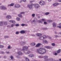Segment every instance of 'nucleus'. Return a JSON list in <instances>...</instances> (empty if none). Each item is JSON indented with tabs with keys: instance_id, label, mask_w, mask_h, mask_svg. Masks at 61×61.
Segmentation results:
<instances>
[{
	"instance_id": "1",
	"label": "nucleus",
	"mask_w": 61,
	"mask_h": 61,
	"mask_svg": "<svg viewBox=\"0 0 61 61\" xmlns=\"http://www.w3.org/2000/svg\"><path fill=\"white\" fill-rule=\"evenodd\" d=\"M37 51L39 54L41 55H44L46 52V50L45 48H41L38 49L37 50Z\"/></svg>"
},
{
	"instance_id": "2",
	"label": "nucleus",
	"mask_w": 61,
	"mask_h": 61,
	"mask_svg": "<svg viewBox=\"0 0 61 61\" xmlns=\"http://www.w3.org/2000/svg\"><path fill=\"white\" fill-rule=\"evenodd\" d=\"M34 5V6L36 8H39L40 6L39 5L37 4H36L34 5V4H32L30 5H27V7H28L30 9H33V5Z\"/></svg>"
},
{
	"instance_id": "3",
	"label": "nucleus",
	"mask_w": 61,
	"mask_h": 61,
	"mask_svg": "<svg viewBox=\"0 0 61 61\" xmlns=\"http://www.w3.org/2000/svg\"><path fill=\"white\" fill-rule=\"evenodd\" d=\"M29 47V46H24L22 47V49L21 50V51H24H24H28V47Z\"/></svg>"
},
{
	"instance_id": "4",
	"label": "nucleus",
	"mask_w": 61,
	"mask_h": 61,
	"mask_svg": "<svg viewBox=\"0 0 61 61\" xmlns=\"http://www.w3.org/2000/svg\"><path fill=\"white\" fill-rule=\"evenodd\" d=\"M46 36H44L41 37H40L39 38V39L40 40H42L44 39H46Z\"/></svg>"
},
{
	"instance_id": "5",
	"label": "nucleus",
	"mask_w": 61,
	"mask_h": 61,
	"mask_svg": "<svg viewBox=\"0 0 61 61\" xmlns=\"http://www.w3.org/2000/svg\"><path fill=\"white\" fill-rule=\"evenodd\" d=\"M39 4L41 5H45V2L44 1H40L39 3Z\"/></svg>"
},
{
	"instance_id": "6",
	"label": "nucleus",
	"mask_w": 61,
	"mask_h": 61,
	"mask_svg": "<svg viewBox=\"0 0 61 61\" xmlns=\"http://www.w3.org/2000/svg\"><path fill=\"white\" fill-rule=\"evenodd\" d=\"M0 9L1 10H6L7 8L4 6H2L0 7Z\"/></svg>"
},
{
	"instance_id": "7",
	"label": "nucleus",
	"mask_w": 61,
	"mask_h": 61,
	"mask_svg": "<svg viewBox=\"0 0 61 61\" xmlns=\"http://www.w3.org/2000/svg\"><path fill=\"white\" fill-rule=\"evenodd\" d=\"M31 53V51L29 50L26 51H24V53L25 54H29Z\"/></svg>"
},
{
	"instance_id": "8",
	"label": "nucleus",
	"mask_w": 61,
	"mask_h": 61,
	"mask_svg": "<svg viewBox=\"0 0 61 61\" xmlns=\"http://www.w3.org/2000/svg\"><path fill=\"white\" fill-rule=\"evenodd\" d=\"M14 7L15 8H19V7H20V5L19 4H16L15 5Z\"/></svg>"
},
{
	"instance_id": "9",
	"label": "nucleus",
	"mask_w": 61,
	"mask_h": 61,
	"mask_svg": "<svg viewBox=\"0 0 61 61\" xmlns=\"http://www.w3.org/2000/svg\"><path fill=\"white\" fill-rule=\"evenodd\" d=\"M26 43H25V42H23L21 41L20 42V44L22 46H24L25 44Z\"/></svg>"
},
{
	"instance_id": "10",
	"label": "nucleus",
	"mask_w": 61,
	"mask_h": 61,
	"mask_svg": "<svg viewBox=\"0 0 61 61\" xmlns=\"http://www.w3.org/2000/svg\"><path fill=\"white\" fill-rule=\"evenodd\" d=\"M34 56H35V55L33 54H30L28 55V56L30 57H34Z\"/></svg>"
},
{
	"instance_id": "11",
	"label": "nucleus",
	"mask_w": 61,
	"mask_h": 61,
	"mask_svg": "<svg viewBox=\"0 0 61 61\" xmlns=\"http://www.w3.org/2000/svg\"><path fill=\"white\" fill-rule=\"evenodd\" d=\"M52 25L53 27H55L56 26V24L55 22H53L52 24Z\"/></svg>"
},
{
	"instance_id": "12",
	"label": "nucleus",
	"mask_w": 61,
	"mask_h": 61,
	"mask_svg": "<svg viewBox=\"0 0 61 61\" xmlns=\"http://www.w3.org/2000/svg\"><path fill=\"white\" fill-rule=\"evenodd\" d=\"M53 60V59L52 58H50L49 59H47V60H46L45 61H52Z\"/></svg>"
},
{
	"instance_id": "13",
	"label": "nucleus",
	"mask_w": 61,
	"mask_h": 61,
	"mask_svg": "<svg viewBox=\"0 0 61 61\" xmlns=\"http://www.w3.org/2000/svg\"><path fill=\"white\" fill-rule=\"evenodd\" d=\"M9 21L10 23H13L14 24L15 23V20H10Z\"/></svg>"
},
{
	"instance_id": "14",
	"label": "nucleus",
	"mask_w": 61,
	"mask_h": 61,
	"mask_svg": "<svg viewBox=\"0 0 61 61\" xmlns=\"http://www.w3.org/2000/svg\"><path fill=\"white\" fill-rule=\"evenodd\" d=\"M30 45L31 46H35L36 45V44L32 42L31 43Z\"/></svg>"
},
{
	"instance_id": "15",
	"label": "nucleus",
	"mask_w": 61,
	"mask_h": 61,
	"mask_svg": "<svg viewBox=\"0 0 61 61\" xmlns=\"http://www.w3.org/2000/svg\"><path fill=\"white\" fill-rule=\"evenodd\" d=\"M17 53L19 55H23V53L21 51L18 52Z\"/></svg>"
},
{
	"instance_id": "16",
	"label": "nucleus",
	"mask_w": 61,
	"mask_h": 61,
	"mask_svg": "<svg viewBox=\"0 0 61 61\" xmlns=\"http://www.w3.org/2000/svg\"><path fill=\"white\" fill-rule=\"evenodd\" d=\"M6 18L8 19H10L11 18V16L10 15H8L6 16Z\"/></svg>"
},
{
	"instance_id": "17",
	"label": "nucleus",
	"mask_w": 61,
	"mask_h": 61,
	"mask_svg": "<svg viewBox=\"0 0 61 61\" xmlns=\"http://www.w3.org/2000/svg\"><path fill=\"white\" fill-rule=\"evenodd\" d=\"M4 23V21H1L0 22V25L2 26L3 25V23Z\"/></svg>"
},
{
	"instance_id": "18",
	"label": "nucleus",
	"mask_w": 61,
	"mask_h": 61,
	"mask_svg": "<svg viewBox=\"0 0 61 61\" xmlns=\"http://www.w3.org/2000/svg\"><path fill=\"white\" fill-rule=\"evenodd\" d=\"M48 56H43V58H44V59H47V58H48Z\"/></svg>"
},
{
	"instance_id": "19",
	"label": "nucleus",
	"mask_w": 61,
	"mask_h": 61,
	"mask_svg": "<svg viewBox=\"0 0 61 61\" xmlns=\"http://www.w3.org/2000/svg\"><path fill=\"white\" fill-rule=\"evenodd\" d=\"M57 54H59V53H60L61 52V49H59L57 51Z\"/></svg>"
},
{
	"instance_id": "20",
	"label": "nucleus",
	"mask_w": 61,
	"mask_h": 61,
	"mask_svg": "<svg viewBox=\"0 0 61 61\" xmlns=\"http://www.w3.org/2000/svg\"><path fill=\"white\" fill-rule=\"evenodd\" d=\"M14 4L12 3L11 4H9L8 5V6H14Z\"/></svg>"
},
{
	"instance_id": "21",
	"label": "nucleus",
	"mask_w": 61,
	"mask_h": 61,
	"mask_svg": "<svg viewBox=\"0 0 61 61\" xmlns=\"http://www.w3.org/2000/svg\"><path fill=\"white\" fill-rule=\"evenodd\" d=\"M36 35L38 36H42V34L40 33H37Z\"/></svg>"
},
{
	"instance_id": "22",
	"label": "nucleus",
	"mask_w": 61,
	"mask_h": 61,
	"mask_svg": "<svg viewBox=\"0 0 61 61\" xmlns=\"http://www.w3.org/2000/svg\"><path fill=\"white\" fill-rule=\"evenodd\" d=\"M43 43H45V44H47V41L46 40H43Z\"/></svg>"
},
{
	"instance_id": "23",
	"label": "nucleus",
	"mask_w": 61,
	"mask_h": 61,
	"mask_svg": "<svg viewBox=\"0 0 61 61\" xmlns=\"http://www.w3.org/2000/svg\"><path fill=\"white\" fill-rule=\"evenodd\" d=\"M21 34H25V31L24 30H21L20 31Z\"/></svg>"
},
{
	"instance_id": "24",
	"label": "nucleus",
	"mask_w": 61,
	"mask_h": 61,
	"mask_svg": "<svg viewBox=\"0 0 61 61\" xmlns=\"http://www.w3.org/2000/svg\"><path fill=\"white\" fill-rule=\"evenodd\" d=\"M4 23V24L5 25H7V21H5V22H4L3 23Z\"/></svg>"
},
{
	"instance_id": "25",
	"label": "nucleus",
	"mask_w": 61,
	"mask_h": 61,
	"mask_svg": "<svg viewBox=\"0 0 61 61\" xmlns=\"http://www.w3.org/2000/svg\"><path fill=\"white\" fill-rule=\"evenodd\" d=\"M53 5L54 6H56V5H58V3H56L54 4Z\"/></svg>"
},
{
	"instance_id": "26",
	"label": "nucleus",
	"mask_w": 61,
	"mask_h": 61,
	"mask_svg": "<svg viewBox=\"0 0 61 61\" xmlns=\"http://www.w3.org/2000/svg\"><path fill=\"white\" fill-rule=\"evenodd\" d=\"M41 45V44L40 43H38L36 45V47H38V46H40Z\"/></svg>"
},
{
	"instance_id": "27",
	"label": "nucleus",
	"mask_w": 61,
	"mask_h": 61,
	"mask_svg": "<svg viewBox=\"0 0 61 61\" xmlns=\"http://www.w3.org/2000/svg\"><path fill=\"white\" fill-rule=\"evenodd\" d=\"M43 56H38V57L40 58H43Z\"/></svg>"
},
{
	"instance_id": "28",
	"label": "nucleus",
	"mask_w": 61,
	"mask_h": 61,
	"mask_svg": "<svg viewBox=\"0 0 61 61\" xmlns=\"http://www.w3.org/2000/svg\"><path fill=\"white\" fill-rule=\"evenodd\" d=\"M48 22H49V23H51V22H53V21L52 20H47Z\"/></svg>"
},
{
	"instance_id": "29",
	"label": "nucleus",
	"mask_w": 61,
	"mask_h": 61,
	"mask_svg": "<svg viewBox=\"0 0 61 61\" xmlns=\"http://www.w3.org/2000/svg\"><path fill=\"white\" fill-rule=\"evenodd\" d=\"M14 24H12L11 25L10 27H13L14 26Z\"/></svg>"
},
{
	"instance_id": "30",
	"label": "nucleus",
	"mask_w": 61,
	"mask_h": 61,
	"mask_svg": "<svg viewBox=\"0 0 61 61\" xmlns=\"http://www.w3.org/2000/svg\"><path fill=\"white\" fill-rule=\"evenodd\" d=\"M36 22V20H33L32 21H31V23L32 24H33V23H35V22Z\"/></svg>"
},
{
	"instance_id": "31",
	"label": "nucleus",
	"mask_w": 61,
	"mask_h": 61,
	"mask_svg": "<svg viewBox=\"0 0 61 61\" xmlns=\"http://www.w3.org/2000/svg\"><path fill=\"white\" fill-rule=\"evenodd\" d=\"M16 19L17 21H20V18H19L17 17V18Z\"/></svg>"
},
{
	"instance_id": "32",
	"label": "nucleus",
	"mask_w": 61,
	"mask_h": 61,
	"mask_svg": "<svg viewBox=\"0 0 61 61\" xmlns=\"http://www.w3.org/2000/svg\"><path fill=\"white\" fill-rule=\"evenodd\" d=\"M18 16L22 18V15H21V14H19L18 15Z\"/></svg>"
},
{
	"instance_id": "33",
	"label": "nucleus",
	"mask_w": 61,
	"mask_h": 61,
	"mask_svg": "<svg viewBox=\"0 0 61 61\" xmlns=\"http://www.w3.org/2000/svg\"><path fill=\"white\" fill-rule=\"evenodd\" d=\"M4 46L3 45H0V48H4Z\"/></svg>"
},
{
	"instance_id": "34",
	"label": "nucleus",
	"mask_w": 61,
	"mask_h": 61,
	"mask_svg": "<svg viewBox=\"0 0 61 61\" xmlns=\"http://www.w3.org/2000/svg\"><path fill=\"white\" fill-rule=\"evenodd\" d=\"M51 45L53 46H55V44L54 43H53L51 44Z\"/></svg>"
},
{
	"instance_id": "35",
	"label": "nucleus",
	"mask_w": 61,
	"mask_h": 61,
	"mask_svg": "<svg viewBox=\"0 0 61 61\" xmlns=\"http://www.w3.org/2000/svg\"><path fill=\"white\" fill-rule=\"evenodd\" d=\"M26 61H29V59L27 58H26Z\"/></svg>"
},
{
	"instance_id": "36",
	"label": "nucleus",
	"mask_w": 61,
	"mask_h": 61,
	"mask_svg": "<svg viewBox=\"0 0 61 61\" xmlns=\"http://www.w3.org/2000/svg\"><path fill=\"white\" fill-rule=\"evenodd\" d=\"M49 14V12H46L45 13L46 15H48Z\"/></svg>"
},
{
	"instance_id": "37",
	"label": "nucleus",
	"mask_w": 61,
	"mask_h": 61,
	"mask_svg": "<svg viewBox=\"0 0 61 61\" xmlns=\"http://www.w3.org/2000/svg\"><path fill=\"white\" fill-rule=\"evenodd\" d=\"M4 37L5 38H8V37H9V36H5Z\"/></svg>"
},
{
	"instance_id": "38",
	"label": "nucleus",
	"mask_w": 61,
	"mask_h": 61,
	"mask_svg": "<svg viewBox=\"0 0 61 61\" xmlns=\"http://www.w3.org/2000/svg\"><path fill=\"white\" fill-rule=\"evenodd\" d=\"M32 17H35V14H32Z\"/></svg>"
},
{
	"instance_id": "39",
	"label": "nucleus",
	"mask_w": 61,
	"mask_h": 61,
	"mask_svg": "<svg viewBox=\"0 0 61 61\" xmlns=\"http://www.w3.org/2000/svg\"><path fill=\"white\" fill-rule=\"evenodd\" d=\"M25 25V24H21V26H24Z\"/></svg>"
},
{
	"instance_id": "40",
	"label": "nucleus",
	"mask_w": 61,
	"mask_h": 61,
	"mask_svg": "<svg viewBox=\"0 0 61 61\" xmlns=\"http://www.w3.org/2000/svg\"><path fill=\"white\" fill-rule=\"evenodd\" d=\"M15 26H19V25L18 24H16Z\"/></svg>"
},
{
	"instance_id": "41",
	"label": "nucleus",
	"mask_w": 61,
	"mask_h": 61,
	"mask_svg": "<svg viewBox=\"0 0 61 61\" xmlns=\"http://www.w3.org/2000/svg\"><path fill=\"white\" fill-rule=\"evenodd\" d=\"M48 49H50V48H51V47L50 46H48Z\"/></svg>"
},
{
	"instance_id": "42",
	"label": "nucleus",
	"mask_w": 61,
	"mask_h": 61,
	"mask_svg": "<svg viewBox=\"0 0 61 61\" xmlns=\"http://www.w3.org/2000/svg\"><path fill=\"white\" fill-rule=\"evenodd\" d=\"M42 21H46V19H42Z\"/></svg>"
},
{
	"instance_id": "43",
	"label": "nucleus",
	"mask_w": 61,
	"mask_h": 61,
	"mask_svg": "<svg viewBox=\"0 0 61 61\" xmlns=\"http://www.w3.org/2000/svg\"><path fill=\"white\" fill-rule=\"evenodd\" d=\"M25 12H21L20 14H25Z\"/></svg>"
},
{
	"instance_id": "44",
	"label": "nucleus",
	"mask_w": 61,
	"mask_h": 61,
	"mask_svg": "<svg viewBox=\"0 0 61 61\" xmlns=\"http://www.w3.org/2000/svg\"><path fill=\"white\" fill-rule=\"evenodd\" d=\"M44 47H45V48H46L48 49V46H45Z\"/></svg>"
},
{
	"instance_id": "45",
	"label": "nucleus",
	"mask_w": 61,
	"mask_h": 61,
	"mask_svg": "<svg viewBox=\"0 0 61 61\" xmlns=\"http://www.w3.org/2000/svg\"><path fill=\"white\" fill-rule=\"evenodd\" d=\"M54 55H55V56H57V53H55L54 54Z\"/></svg>"
},
{
	"instance_id": "46",
	"label": "nucleus",
	"mask_w": 61,
	"mask_h": 61,
	"mask_svg": "<svg viewBox=\"0 0 61 61\" xmlns=\"http://www.w3.org/2000/svg\"><path fill=\"white\" fill-rule=\"evenodd\" d=\"M13 58H14V57H13V56H10V58L11 59H13Z\"/></svg>"
},
{
	"instance_id": "47",
	"label": "nucleus",
	"mask_w": 61,
	"mask_h": 61,
	"mask_svg": "<svg viewBox=\"0 0 61 61\" xmlns=\"http://www.w3.org/2000/svg\"><path fill=\"white\" fill-rule=\"evenodd\" d=\"M0 54H5V52L3 51H1L0 52Z\"/></svg>"
},
{
	"instance_id": "48",
	"label": "nucleus",
	"mask_w": 61,
	"mask_h": 61,
	"mask_svg": "<svg viewBox=\"0 0 61 61\" xmlns=\"http://www.w3.org/2000/svg\"><path fill=\"white\" fill-rule=\"evenodd\" d=\"M8 49H10V46H9L8 47Z\"/></svg>"
},
{
	"instance_id": "49",
	"label": "nucleus",
	"mask_w": 61,
	"mask_h": 61,
	"mask_svg": "<svg viewBox=\"0 0 61 61\" xmlns=\"http://www.w3.org/2000/svg\"><path fill=\"white\" fill-rule=\"evenodd\" d=\"M15 34L17 35H18V34H19V32H16L15 33Z\"/></svg>"
},
{
	"instance_id": "50",
	"label": "nucleus",
	"mask_w": 61,
	"mask_h": 61,
	"mask_svg": "<svg viewBox=\"0 0 61 61\" xmlns=\"http://www.w3.org/2000/svg\"><path fill=\"white\" fill-rule=\"evenodd\" d=\"M38 21L39 23H41L42 22L40 20H38Z\"/></svg>"
},
{
	"instance_id": "51",
	"label": "nucleus",
	"mask_w": 61,
	"mask_h": 61,
	"mask_svg": "<svg viewBox=\"0 0 61 61\" xmlns=\"http://www.w3.org/2000/svg\"><path fill=\"white\" fill-rule=\"evenodd\" d=\"M44 23L45 25H46V24H47V23L46 22H44Z\"/></svg>"
},
{
	"instance_id": "52",
	"label": "nucleus",
	"mask_w": 61,
	"mask_h": 61,
	"mask_svg": "<svg viewBox=\"0 0 61 61\" xmlns=\"http://www.w3.org/2000/svg\"><path fill=\"white\" fill-rule=\"evenodd\" d=\"M33 2H34V1H30V3H33Z\"/></svg>"
},
{
	"instance_id": "53",
	"label": "nucleus",
	"mask_w": 61,
	"mask_h": 61,
	"mask_svg": "<svg viewBox=\"0 0 61 61\" xmlns=\"http://www.w3.org/2000/svg\"><path fill=\"white\" fill-rule=\"evenodd\" d=\"M55 37H58V36H57V35H55Z\"/></svg>"
},
{
	"instance_id": "54",
	"label": "nucleus",
	"mask_w": 61,
	"mask_h": 61,
	"mask_svg": "<svg viewBox=\"0 0 61 61\" xmlns=\"http://www.w3.org/2000/svg\"><path fill=\"white\" fill-rule=\"evenodd\" d=\"M47 28H44V30H47Z\"/></svg>"
},
{
	"instance_id": "55",
	"label": "nucleus",
	"mask_w": 61,
	"mask_h": 61,
	"mask_svg": "<svg viewBox=\"0 0 61 61\" xmlns=\"http://www.w3.org/2000/svg\"><path fill=\"white\" fill-rule=\"evenodd\" d=\"M49 39H51V37H49Z\"/></svg>"
},
{
	"instance_id": "56",
	"label": "nucleus",
	"mask_w": 61,
	"mask_h": 61,
	"mask_svg": "<svg viewBox=\"0 0 61 61\" xmlns=\"http://www.w3.org/2000/svg\"><path fill=\"white\" fill-rule=\"evenodd\" d=\"M23 0V2H25L26 1V0Z\"/></svg>"
},
{
	"instance_id": "57",
	"label": "nucleus",
	"mask_w": 61,
	"mask_h": 61,
	"mask_svg": "<svg viewBox=\"0 0 61 61\" xmlns=\"http://www.w3.org/2000/svg\"><path fill=\"white\" fill-rule=\"evenodd\" d=\"M6 53L7 54H9V52H6Z\"/></svg>"
},
{
	"instance_id": "58",
	"label": "nucleus",
	"mask_w": 61,
	"mask_h": 61,
	"mask_svg": "<svg viewBox=\"0 0 61 61\" xmlns=\"http://www.w3.org/2000/svg\"><path fill=\"white\" fill-rule=\"evenodd\" d=\"M6 57L5 56H4V58H6Z\"/></svg>"
},
{
	"instance_id": "59",
	"label": "nucleus",
	"mask_w": 61,
	"mask_h": 61,
	"mask_svg": "<svg viewBox=\"0 0 61 61\" xmlns=\"http://www.w3.org/2000/svg\"><path fill=\"white\" fill-rule=\"evenodd\" d=\"M36 16H38V15H39L38 14H36Z\"/></svg>"
},
{
	"instance_id": "60",
	"label": "nucleus",
	"mask_w": 61,
	"mask_h": 61,
	"mask_svg": "<svg viewBox=\"0 0 61 61\" xmlns=\"http://www.w3.org/2000/svg\"><path fill=\"white\" fill-rule=\"evenodd\" d=\"M60 2H61V0H58Z\"/></svg>"
},
{
	"instance_id": "61",
	"label": "nucleus",
	"mask_w": 61,
	"mask_h": 61,
	"mask_svg": "<svg viewBox=\"0 0 61 61\" xmlns=\"http://www.w3.org/2000/svg\"><path fill=\"white\" fill-rule=\"evenodd\" d=\"M51 0H48V1H49V2H50V1H51Z\"/></svg>"
},
{
	"instance_id": "62",
	"label": "nucleus",
	"mask_w": 61,
	"mask_h": 61,
	"mask_svg": "<svg viewBox=\"0 0 61 61\" xmlns=\"http://www.w3.org/2000/svg\"><path fill=\"white\" fill-rule=\"evenodd\" d=\"M59 25H60V26H61V23H60L59 24Z\"/></svg>"
},
{
	"instance_id": "63",
	"label": "nucleus",
	"mask_w": 61,
	"mask_h": 61,
	"mask_svg": "<svg viewBox=\"0 0 61 61\" xmlns=\"http://www.w3.org/2000/svg\"><path fill=\"white\" fill-rule=\"evenodd\" d=\"M59 60L60 61H61V59H59Z\"/></svg>"
},
{
	"instance_id": "64",
	"label": "nucleus",
	"mask_w": 61,
	"mask_h": 61,
	"mask_svg": "<svg viewBox=\"0 0 61 61\" xmlns=\"http://www.w3.org/2000/svg\"><path fill=\"white\" fill-rule=\"evenodd\" d=\"M26 26H27V25H26Z\"/></svg>"
}]
</instances>
